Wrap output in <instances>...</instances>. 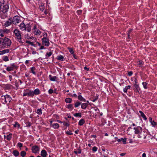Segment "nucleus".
<instances>
[{
	"label": "nucleus",
	"mask_w": 157,
	"mask_h": 157,
	"mask_svg": "<svg viewBox=\"0 0 157 157\" xmlns=\"http://www.w3.org/2000/svg\"><path fill=\"white\" fill-rule=\"evenodd\" d=\"M132 30H133L132 29H130L128 32V33H127L128 35L129 34V35H130L131 34V33L132 32Z\"/></svg>",
	"instance_id": "60"
},
{
	"label": "nucleus",
	"mask_w": 157,
	"mask_h": 157,
	"mask_svg": "<svg viewBox=\"0 0 157 157\" xmlns=\"http://www.w3.org/2000/svg\"><path fill=\"white\" fill-rule=\"evenodd\" d=\"M3 32V31L1 30H0V36L2 37H3L5 34V33Z\"/></svg>",
	"instance_id": "50"
},
{
	"label": "nucleus",
	"mask_w": 157,
	"mask_h": 157,
	"mask_svg": "<svg viewBox=\"0 0 157 157\" xmlns=\"http://www.w3.org/2000/svg\"><path fill=\"white\" fill-rule=\"evenodd\" d=\"M97 149H98V148L97 147H96L94 146L92 150L93 151L95 152V151H97Z\"/></svg>",
	"instance_id": "53"
},
{
	"label": "nucleus",
	"mask_w": 157,
	"mask_h": 157,
	"mask_svg": "<svg viewBox=\"0 0 157 157\" xmlns=\"http://www.w3.org/2000/svg\"><path fill=\"white\" fill-rule=\"evenodd\" d=\"M1 30L2 31H3V33L5 34V33H8L9 31V30L7 29H3V30L1 29Z\"/></svg>",
	"instance_id": "58"
},
{
	"label": "nucleus",
	"mask_w": 157,
	"mask_h": 157,
	"mask_svg": "<svg viewBox=\"0 0 157 157\" xmlns=\"http://www.w3.org/2000/svg\"><path fill=\"white\" fill-rule=\"evenodd\" d=\"M13 87V86L10 84H6L5 85V88L6 90H9Z\"/></svg>",
	"instance_id": "26"
},
{
	"label": "nucleus",
	"mask_w": 157,
	"mask_h": 157,
	"mask_svg": "<svg viewBox=\"0 0 157 157\" xmlns=\"http://www.w3.org/2000/svg\"><path fill=\"white\" fill-rule=\"evenodd\" d=\"M35 32H36V35H40V30L38 29H36L35 31Z\"/></svg>",
	"instance_id": "47"
},
{
	"label": "nucleus",
	"mask_w": 157,
	"mask_h": 157,
	"mask_svg": "<svg viewBox=\"0 0 157 157\" xmlns=\"http://www.w3.org/2000/svg\"><path fill=\"white\" fill-rule=\"evenodd\" d=\"M17 126L18 128H19L20 127V125L17 122H15V124H14V126L15 127H16Z\"/></svg>",
	"instance_id": "51"
},
{
	"label": "nucleus",
	"mask_w": 157,
	"mask_h": 157,
	"mask_svg": "<svg viewBox=\"0 0 157 157\" xmlns=\"http://www.w3.org/2000/svg\"><path fill=\"white\" fill-rule=\"evenodd\" d=\"M26 127H29L31 126L32 123L30 122H27L26 123Z\"/></svg>",
	"instance_id": "49"
},
{
	"label": "nucleus",
	"mask_w": 157,
	"mask_h": 157,
	"mask_svg": "<svg viewBox=\"0 0 157 157\" xmlns=\"http://www.w3.org/2000/svg\"><path fill=\"white\" fill-rule=\"evenodd\" d=\"M32 25L31 24H27L25 25L26 30V29L28 32H30L31 30V27Z\"/></svg>",
	"instance_id": "15"
},
{
	"label": "nucleus",
	"mask_w": 157,
	"mask_h": 157,
	"mask_svg": "<svg viewBox=\"0 0 157 157\" xmlns=\"http://www.w3.org/2000/svg\"><path fill=\"white\" fill-rule=\"evenodd\" d=\"M12 136V134L11 133H10L6 136V139L8 140H10L11 139Z\"/></svg>",
	"instance_id": "34"
},
{
	"label": "nucleus",
	"mask_w": 157,
	"mask_h": 157,
	"mask_svg": "<svg viewBox=\"0 0 157 157\" xmlns=\"http://www.w3.org/2000/svg\"><path fill=\"white\" fill-rule=\"evenodd\" d=\"M36 70V68L34 67H32L30 68V71L34 75H36V72L35 71Z\"/></svg>",
	"instance_id": "32"
},
{
	"label": "nucleus",
	"mask_w": 157,
	"mask_h": 157,
	"mask_svg": "<svg viewBox=\"0 0 157 157\" xmlns=\"http://www.w3.org/2000/svg\"><path fill=\"white\" fill-rule=\"evenodd\" d=\"M52 127L55 129H57L59 128V124L57 123H56L52 124Z\"/></svg>",
	"instance_id": "31"
},
{
	"label": "nucleus",
	"mask_w": 157,
	"mask_h": 157,
	"mask_svg": "<svg viewBox=\"0 0 157 157\" xmlns=\"http://www.w3.org/2000/svg\"><path fill=\"white\" fill-rule=\"evenodd\" d=\"M143 85V86L144 88L146 89L147 88V82H144L142 83Z\"/></svg>",
	"instance_id": "45"
},
{
	"label": "nucleus",
	"mask_w": 157,
	"mask_h": 157,
	"mask_svg": "<svg viewBox=\"0 0 157 157\" xmlns=\"http://www.w3.org/2000/svg\"><path fill=\"white\" fill-rule=\"evenodd\" d=\"M68 50H69V52L71 54H73L74 53V51L73 50V48H70L69 47H68L67 48Z\"/></svg>",
	"instance_id": "38"
},
{
	"label": "nucleus",
	"mask_w": 157,
	"mask_h": 157,
	"mask_svg": "<svg viewBox=\"0 0 157 157\" xmlns=\"http://www.w3.org/2000/svg\"><path fill=\"white\" fill-rule=\"evenodd\" d=\"M98 99V96H97L95 97H94V98H92V101L94 102L96 101Z\"/></svg>",
	"instance_id": "48"
},
{
	"label": "nucleus",
	"mask_w": 157,
	"mask_h": 157,
	"mask_svg": "<svg viewBox=\"0 0 157 157\" xmlns=\"http://www.w3.org/2000/svg\"><path fill=\"white\" fill-rule=\"evenodd\" d=\"M5 0H0V3L1 4H5L4 2Z\"/></svg>",
	"instance_id": "64"
},
{
	"label": "nucleus",
	"mask_w": 157,
	"mask_h": 157,
	"mask_svg": "<svg viewBox=\"0 0 157 157\" xmlns=\"http://www.w3.org/2000/svg\"><path fill=\"white\" fill-rule=\"evenodd\" d=\"M68 94L71 95V96L72 97H74L75 98L77 97V95L75 94H73V95L71 94Z\"/></svg>",
	"instance_id": "55"
},
{
	"label": "nucleus",
	"mask_w": 157,
	"mask_h": 157,
	"mask_svg": "<svg viewBox=\"0 0 157 157\" xmlns=\"http://www.w3.org/2000/svg\"><path fill=\"white\" fill-rule=\"evenodd\" d=\"M25 25L23 22L19 25L20 29L22 30H26Z\"/></svg>",
	"instance_id": "17"
},
{
	"label": "nucleus",
	"mask_w": 157,
	"mask_h": 157,
	"mask_svg": "<svg viewBox=\"0 0 157 157\" xmlns=\"http://www.w3.org/2000/svg\"><path fill=\"white\" fill-rule=\"evenodd\" d=\"M63 125L67 127H68L69 126L70 124L68 123L64 122L63 123Z\"/></svg>",
	"instance_id": "63"
},
{
	"label": "nucleus",
	"mask_w": 157,
	"mask_h": 157,
	"mask_svg": "<svg viewBox=\"0 0 157 157\" xmlns=\"http://www.w3.org/2000/svg\"><path fill=\"white\" fill-rule=\"evenodd\" d=\"M139 113H140V116L142 117L144 120H147V119L146 116L142 111H139Z\"/></svg>",
	"instance_id": "24"
},
{
	"label": "nucleus",
	"mask_w": 157,
	"mask_h": 157,
	"mask_svg": "<svg viewBox=\"0 0 157 157\" xmlns=\"http://www.w3.org/2000/svg\"><path fill=\"white\" fill-rule=\"evenodd\" d=\"M12 23V18L10 17L8 20L6 21L4 24V25L5 27H7L10 25Z\"/></svg>",
	"instance_id": "12"
},
{
	"label": "nucleus",
	"mask_w": 157,
	"mask_h": 157,
	"mask_svg": "<svg viewBox=\"0 0 157 157\" xmlns=\"http://www.w3.org/2000/svg\"><path fill=\"white\" fill-rule=\"evenodd\" d=\"M20 154L22 157H24L26 155V152L25 151H22L20 153Z\"/></svg>",
	"instance_id": "40"
},
{
	"label": "nucleus",
	"mask_w": 157,
	"mask_h": 157,
	"mask_svg": "<svg viewBox=\"0 0 157 157\" xmlns=\"http://www.w3.org/2000/svg\"><path fill=\"white\" fill-rule=\"evenodd\" d=\"M88 105V104L87 103H83L81 105V108L82 109H86Z\"/></svg>",
	"instance_id": "20"
},
{
	"label": "nucleus",
	"mask_w": 157,
	"mask_h": 157,
	"mask_svg": "<svg viewBox=\"0 0 157 157\" xmlns=\"http://www.w3.org/2000/svg\"><path fill=\"white\" fill-rule=\"evenodd\" d=\"M11 41L9 39L5 37L4 38H0V48H6V46H10Z\"/></svg>",
	"instance_id": "1"
},
{
	"label": "nucleus",
	"mask_w": 157,
	"mask_h": 157,
	"mask_svg": "<svg viewBox=\"0 0 157 157\" xmlns=\"http://www.w3.org/2000/svg\"><path fill=\"white\" fill-rule=\"evenodd\" d=\"M13 33L17 37V39L18 40V41L19 42L22 43L21 41V36L20 32L18 29H15L14 30Z\"/></svg>",
	"instance_id": "3"
},
{
	"label": "nucleus",
	"mask_w": 157,
	"mask_h": 157,
	"mask_svg": "<svg viewBox=\"0 0 157 157\" xmlns=\"http://www.w3.org/2000/svg\"><path fill=\"white\" fill-rule=\"evenodd\" d=\"M133 74V72L132 71L128 72V75L129 76H131Z\"/></svg>",
	"instance_id": "59"
},
{
	"label": "nucleus",
	"mask_w": 157,
	"mask_h": 157,
	"mask_svg": "<svg viewBox=\"0 0 157 157\" xmlns=\"http://www.w3.org/2000/svg\"><path fill=\"white\" fill-rule=\"evenodd\" d=\"M42 44L46 46H48L49 45V40L46 37H44L42 39Z\"/></svg>",
	"instance_id": "7"
},
{
	"label": "nucleus",
	"mask_w": 157,
	"mask_h": 157,
	"mask_svg": "<svg viewBox=\"0 0 157 157\" xmlns=\"http://www.w3.org/2000/svg\"><path fill=\"white\" fill-rule=\"evenodd\" d=\"M149 121L152 126L155 127L157 125V123L155 122L154 120H153L152 118L151 117H150L149 118Z\"/></svg>",
	"instance_id": "13"
},
{
	"label": "nucleus",
	"mask_w": 157,
	"mask_h": 157,
	"mask_svg": "<svg viewBox=\"0 0 157 157\" xmlns=\"http://www.w3.org/2000/svg\"><path fill=\"white\" fill-rule=\"evenodd\" d=\"M32 152L34 153H36L39 151V148L37 145H34L32 147Z\"/></svg>",
	"instance_id": "9"
},
{
	"label": "nucleus",
	"mask_w": 157,
	"mask_h": 157,
	"mask_svg": "<svg viewBox=\"0 0 157 157\" xmlns=\"http://www.w3.org/2000/svg\"><path fill=\"white\" fill-rule=\"evenodd\" d=\"M12 153L14 156L15 157H17L19 155V151L16 150H13L12 152Z\"/></svg>",
	"instance_id": "21"
},
{
	"label": "nucleus",
	"mask_w": 157,
	"mask_h": 157,
	"mask_svg": "<svg viewBox=\"0 0 157 157\" xmlns=\"http://www.w3.org/2000/svg\"><path fill=\"white\" fill-rule=\"evenodd\" d=\"M133 129L135 130V133L136 134H138L140 133V131L142 130V128L140 126L135 127Z\"/></svg>",
	"instance_id": "10"
},
{
	"label": "nucleus",
	"mask_w": 157,
	"mask_h": 157,
	"mask_svg": "<svg viewBox=\"0 0 157 157\" xmlns=\"http://www.w3.org/2000/svg\"><path fill=\"white\" fill-rule=\"evenodd\" d=\"M135 84L134 85V86L135 87L133 88V90L135 92H139V91L140 90V88L139 87L138 85L137 84V80L136 79H135Z\"/></svg>",
	"instance_id": "8"
},
{
	"label": "nucleus",
	"mask_w": 157,
	"mask_h": 157,
	"mask_svg": "<svg viewBox=\"0 0 157 157\" xmlns=\"http://www.w3.org/2000/svg\"><path fill=\"white\" fill-rule=\"evenodd\" d=\"M52 54V52L51 51L50 52H47L45 55V56H46L45 59H48V58Z\"/></svg>",
	"instance_id": "30"
},
{
	"label": "nucleus",
	"mask_w": 157,
	"mask_h": 157,
	"mask_svg": "<svg viewBox=\"0 0 157 157\" xmlns=\"http://www.w3.org/2000/svg\"><path fill=\"white\" fill-rule=\"evenodd\" d=\"M72 55H73V56L74 58L76 59H78V56H76V55H75L74 53H73V54H72Z\"/></svg>",
	"instance_id": "62"
},
{
	"label": "nucleus",
	"mask_w": 157,
	"mask_h": 157,
	"mask_svg": "<svg viewBox=\"0 0 157 157\" xmlns=\"http://www.w3.org/2000/svg\"><path fill=\"white\" fill-rule=\"evenodd\" d=\"M130 87L131 86L129 85L125 86L124 89V92L125 93H126L127 90L128 89H130Z\"/></svg>",
	"instance_id": "39"
},
{
	"label": "nucleus",
	"mask_w": 157,
	"mask_h": 157,
	"mask_svg": "<svg viewBox=\"0 0 157 157\" xmlns=\"http://www.w3.org/2000/svg\"><path fill=\"white\" fill-rule=\"evenodd\" d=\"M40 155L43 157H46L47 155V151L45 150H42L41 152Z\"/></svg>",
	"instance_id": "18"
},
{
	"label": "nucleus",
	"mask_w": 157,
	"mask_h": 157,
	"mask_svg": "<svg viewBox=\"0 0 157 157\" xmlns=\"http://www.w3.org/2000/svg\"><path fill=\"white\" fill-rule=\"evenodd\" d=\"M10 49H6L1 51H0V55H2L5 53H8L10 52Z\"/></svg>",
	"instance_id": "16"
},
{
	"label": "nucleus",
	"mask_w": 157,
	"mask_h": 157,
	"mask_svg": "<svg viewBox=\"0 0 157 157\" xmlns=\"http://www.w3.org/2000/svg\"><path fill=\"white\" fill-rule=\"evenodd\" d=\"M2 60L5 62L8 61L9 60L8 57V56H3V57H2Z\"/></svg>",
	"instance_id": "36"
},
{
	"label": "nucleus",
	"mask_w": 157,
	"mask_h": 157,
	"mask_svg": "<svg viewBox=\"0 0 157 157\" xmlns=\"http://www.w3.org/2000/svg\"><path fill=\"white\" fill-rule=\"evenodd\" d=\"M81 102H80L78 101H76L74 104V106L75 107H78V106L81 105Z\"/></svg>",
	"instance_id": "37"
},
{
	"label": "nucleus",
	"mask_w": 157,
	"mask_h": 157,
	"mask_svg": "<svg viewBox=\"0 0 157 157\" xmlns=\"http://www.w3.org/2000/svg\"><path fill=\"white\" fill-rule=\"evenodd\" d=\"M81 150L80 147H79L78 149L74 150V152L75 154L77 155L78 154H80L81 153Z\"/></svg>",
	"instance_id": "19"
},
{
	"label": "nucleus",
	"mask_w": 157,
	"mask_h": 157,
	"mask_svg": "<svg viewBox=\"0 0 157 157\" xmlns=\"http://www.w3.org/2000/svg\"><path fill=\"white\" fill-rule=\"evenodd\" d=\"M78 99L81 101H83L84 102L86 101V100L84 98L82 95H79L78 96Z\"/></svg>",
	"instance_id": "23"
},
{
	"label": "nucleus",
	"mask_w": 157,
	"mask_h": 157,
	"mask_svg": "<svg viewBox=\"0 0 157 157\" xmlns=\"http://www.w3.org/2000/svg\"><path fill=\"white\" fill-rule=\"evenodd\" d=\"M57 59L59 61H63L64 60V57L61 55H59L57 56Z\"/></svg>",
	"instance_id": "27"
},
{
	"label": "nucleus",
	"mask_w": 157,
	"mask_h": 157,
	"mask_svg": "<svg viewBox=\"0 0 157 157\" xmlns=\"http://www.w3.org/2000/svg\"><path fill=\"white\" fill-rule=\"evenodd\" d=\"M72 99L70 98H67L65 99V101L67 103H71L72 101Z\"/></svg>",
	"instance_id": "35"
},
{
	"label": "nucleus",
	"mask_w": 157,
	"mask_h": 157,
	"mask_svg": "<svg viewBox=\"0 0 157 157\" xmlns=\"http://www.w3.org/2000/svg\"><path fill=\"white\" fill-rule=\"evenodd\" d=\"M121 139V141H122V142L123 144H126V138H124V139L123 138H121V139Z\"/></svg>",
	"instance_id": "43"
},
{
	"label": "nucleus",
	"mask_w": 157,
	"mask_h": 157,
	"mask_svg": "<svg viewBox=\"0 0 157 157\" xmlns=\"http://www.w3.org/2000/svg\"><path fill=\"white\" fill-rule=\"evenodd\" d=\"M66 133L67 135H71L73 134V133L71 132L70 131H67Z\"/></svg>",
	"instance_id": "54"
},
{
	"label": "nucleus",
	"mask_w": 157,
	"mask_h": 157,
	"mask_svg": "<svg viewBox=\"0 0 157 157\" xmlns=\"http://www.w3.org/2000/svg\"><path fill=\"white\" fill-rule=\"evenodd\" d=\"M9 8V5L5 4H0V11L3 13H6Z\"/></svg>",
	"instance_id": "2"
},
{
	"label": "nucleus",
	"mask_w": 157,
	"mask_h": 157,
	"mask_svg": "<svg viewBox=\"0 0 157 157\" xmlns=\"http://www.w3.org/2000/svg\"><path fill=\"white\" fill-rule=\"evenodd\" d=\"M132 30H133L132 29H130L128 32V33H127L128 35L129 34V35H130L131 34V33L132 32Z\"/></svg>",
	"instance_id": "61"
},
{
	"label": "nucleus",
	"mask_w": 157,
	"mask_h": 157,
	"mask_svg": "<svg viewBox=\"0 0 157 157\" xmlns=\"http://www.w3.org/2000/svg\"><path fill=\"white\" fill-rule=\"evenodd\" d=\"M25 91L27 92H24L23 94V96H29L33 97L32 91L29 89H26Z\"/></svg>",
	"instance_id": "6"
},
{
	"label": "nucleus",
	"mask_w": 157,
	"mask_h": 157,
	"mask_svg": "<svg viewBox=\"0 0 157 157\" xmlns=\"http://www.w3.org/2000/svg\"><path fill=\"white\" fill-rule=\"evenodd\" d=\"M25 38H26L28 39H31V37L29 36L28 34H27L25 35Z\"/></svg>",
	"instance_id": "57"
},
{
	"label": "nucleus",
	"mask_w": 157,
	"mask_h": 157,
	"mask_svg": "<svg viewBox=\"0 0 157 157\" xmlns=\"http://www.w3.org/2000/svg\"><path fill=\"white\" fill-rule=\"evenodd\" d=\"M10 65H11L10 66L11 67H12L13 68H16V69H17L18 68V67L17 66L15 65V63H13L11 64H10Z\"/></svg>",
	"instance_id": "46"
},
{
	"label": "nucleus",
	"mask_w": 157,
	"mask_h": 157,
	"mask_svg": "<svg viewBox=\"0 0 157 157\" xmlns=\"http://www.w3.org/2000/svg\"><path fill=\"white\" fill-rule=\"evenodd\" d=\"M85 122V121L84 119H81L79 121L78 124L79 125L82 126V125Z\"/></svg>",
	"instance_id": "29"
},
{
	"label": "nucleus",
	"mask_w": 157,
	"mask_h": 157,
	"mask_svg": "<svg viewBox=\"0 0 157 157\" xmlns=\"http://www.w3.org/2000/svg\"><path fill=\"white\" fill-rule=\"evenodd\" d=\"M6 13H1V17L2 19H4L7 17V14Z\"/></svg>",
	"instance_id": "28"
},
{
	"label": "nucleus",
	"mask_w": 157,
	"mask_h": 157,
	"mask_svg": "<svg viewBox=\"0 0 157 157\" xmlns=\"http://www.w3.org/2000/svg\"><path fill=\"white\" fill-rule=\"evenodd\" d=\"M17 146L21 148L22 147V144L21 143H18L17 144Z\"/></svg>",
	"instance_id": "52"
},
{
	"label": "nucleus",
	"mask_w": 157,
	"mask_h": 157,
	"mask_svg": "<svg viewBox=\"0 0 157 157\" xmlns=\"http://www.w3.org/2000/svg\"><path fill=\"white\" fill-rule=\"evenodd\" d=\"M48 93L49 94H51L53 92V90L52 89H50L48 90Z\"/></svg>",
	"instance_id": "56"
},
{
	"label": "nucleus",
	"mask_w": 157,
	"mask_h": 157,
	"mask_svg": "<svg viewBox=\"0 0 157 157\" xmlns=\"http://www.w3.org/2000/svg\"><path fill=\"white\" fill-rule=\"evenodd\" d=\"M2 99H4L6 103L10 102L12 100L11 97L9 95L6 94L4 96L2 95L1 96Z\"/></svg>",
	"instance_id": "5"
},
{
	"label": "nucleus",
	"mask_w": 157,
	"mask_h": 157,
	"mask_svg": "<svg viewBox=\"0 0 157 157\" xmlns=\"http://www.w3.org/2000/svg\"><path fill=\"white\" fill-rule=\"evenodd\" d=\"M36 112L39 115H41L42 113V109H38L36 110Z\"/></svg>",
	"instance_id": "33"
},
{
	"label": "nucleus",
	"mask_w": 157,
	"mask_h": 157,
	"mask_svg": "<svg viewBox=\"0 0 157 157\" xmlns=\"http://www.w3.org/2000/svg\"><path fill=\"white\" fill-rule=\"evenodd\" d=\"M4 66L7 67L6 70L8 71H13L14 70V68H13L11 66L7 67L6 65H5Z\"/></svg>",
	"instance_id": "25"
},
{
	"label": "nucleus",
	"mask_w": 157,
	"mask_h": 157,
	"mask_svg": "<svg viewBox=\"0 0 157 157\" xmlns=\"http://www.w3.org/2000/svg\"><path fill=\"white\" fill-rule=\"evenodd\" d=\"M49 79L52 81H57L59 80L58 78L56 76L52 77L51 75H50L49 76Z\"/></svg>",
	"instance_id": "14"
},
{
	"label": "nucleus",
	"mask_w": 157,
	"mask_h": 157,
	"mask_svg": "<svg viewBox=\"0 0 157 157\" xmlns=\"http://www.w3.org/2000/svg\"><path fill=\"white\" fill-rule=\"evenodd\" d=\"M39 8L40 10L43 11L44 9V5H41L39 6Z\"/></svg>",
	"instance_id": "44"
},
{
	"label": "nucleus",
	"mask_w": 157,
	"mask_h": 157,
	"mask_svg": "<svg viewBox=\"0 0 157 157\" xmlns=\"http://www.w3.org/2000/svg\"><path fill=\"white\" fill-rule=\"evenodd\" d=\"M66 108H68L70 111H71L74 109V107L72 104H69L67 105Z\"/></svg>",
	"instance_id": "22"
},
{
	"label": "nucleus",
	"mask_w": 157,
	"mask_h": 157,
	"mask_svg": "<svg viewBox=\"0 0 157 157\" xmlns=\"http://www.w3.org/2000/svg\"><path fill=\"white\" fill-rule=\"evenodd\" d=\"M74 116L75 117H82L81 114L80 113H75L74 114Z\"/></svg>",
	"instance_id": "42"
},
{
	"label": "nucleus",
	"mask_w": 157,
	"mask_h": 157,
	"mask_svg": "<svg viewBox=\"0 0 157 157\" xmlns=\"http://www.w3.org/2000/svg\"><path fill=\"white\" fill-rule=\"evenodd\" d=\"M25 42L29 44H30L31 45L33 46L34 47L36 46L35 44H34L33 42H31L29 40H26L25 41Z\"/></svg>",
	"instance_id": "41"
},
{
	"label": "nucleus",
	"mask_w": 157,
	"mask_h": 157,
	"mask_svg": "<svg viewBox=\"0 0 157 157\" xmlns=\"http://www.w3.org/2000/svg\"><path fill=\"white\" fill-rule=\"evenodd\" d=\"M12 23L14 24H16L21 21L20 17L17 15L14 16L13 19H12Z\"/></svg>",
	"instance_id": "4"
},
{
	"label": "nucleus",
	"mask_w": 157,
	"mask_h": 157,
	"mask_svg": "<svg viewBox=\"0 0 157 157\" xmlns=\"http://www.w3.org/2000/svg\"><path fill=\"white\" fill-rule=\"evenodd\" d=\"M33 97L34 95H37L40 94V91L39 89H35L34 91H32Z\"/></svg>",
	"instance_id": "11"
}]
</instances>
